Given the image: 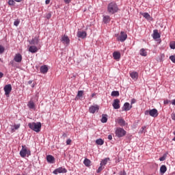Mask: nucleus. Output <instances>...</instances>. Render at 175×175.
Wrapping results in <instances>:
<instances>
[{"label": "nucleus", "instance_id": "17", "mask_svg": "<svg viewBox=\"0 0 175 175\" xmlns=\"http://www.w3.org/2000/svg\"><path fill=\"white\" fill-rule=\"evenodd\" d=\"M62 42H63V43H66V44H69V43H70V40L69 39V37H68V36L64 35L62 38Z\"/></svg>", "mask_w": 175, "mask_h": 175}, {"label": "nucleus", "instance_id": "44", "mask_svg": "<svg viewBox=\"0 0 175 175\" xmlns=\"http://www.w3.org/2000/svg\"><path fill=\"white\" fill-rule=\"evenodd\" d=\"M169 103H172V101L170 100H164V105H169Z\"/></svg>", "mask_w": 175, "mask_h": 175}, {"label": "nucleus", "instance_id": "54", "mask_svg": "<svg viewBox=\"0 0 175 175\" xmlns=\"http://www.w3.org/2000/svg\"><path fill=\"white\" fill-rule=\"evenodd\" d=\"M10 65H12V66H13L14 62H13V61H11V62H10Z\"/></svg>", "mask_w": 175, "mask_h": 175}, {"label": "nucleus", "instance_id": "12", "mask_svg": "<svg viewBox=\"0 0 175 175\" xmlns=\"http://www.w3.org/2000/svg\"><path fill=\"white\" fill-rule=\"evenodd\" d=\"M77 36L81 39H85L87 38V32L83 31H78Z\"/></svg>", "mask_w": 175, "mask_h": 175}, {"label": "nucleus", "instance_id": "52", "mask_svg": "<svg viewBox=\"0 0 175 175\" xmlns=\"http://www.w3.org/2000/svg\"><path fill=\"white\" fill-rule=\"evenodd\" d=\"M2 77H3V73L0 72V79H2Z\"/></svg>", "mask_w": 175, "mask_h": 175}, {"label": "nucleus", "instance_id": "38", "mask_svg": "<svg viewBox=\"0 0 175 175\" xmlns=\"http://www.w3.org/2000/svg\"><path fill=\"white\" fill-rule=\"evenodd\" d=\"M5 53V47L2 45H0V54H3Z\"/></svg>", "mask_w": 175, "mask_h": 175}, {"label": "nucleus", "instance_id": "30", "mask_svg": "<svg viewBox=\"0 0 175 175\" xmlns=\"http://www.w3.org/2000/svg\"><path fill=\"white\" fill-rule=\"evenodd\" d=\"M27 106L29 107V109H35V103H33V101L30 100Z\"/></svg>", "mask_w": 175, "mask_h": 175}, {"label": "nucleus", "instance_id": "41", "mask_svg": "<svg viewBox=\"0 0 175 175\" xmlns=\"http://www.w3.org/2000/svg\"><path fill=\"white\" fill-rule=\"evenodd\" d=\"M18 24H20V21L16 20L14 22V25H15V27H18Z\"/></svg>", "mask_w": 175, "mask_h": 175}, {"label": "nucleus", "instance_id": "57", "mask_svg": "<svg viewBox=\"0 0 175 175\" xmlns=\"http://www.w3.org/2000/svg\"><path fill=\"white\" fill-rule=\"evenodd\" d=\"M95 96V93H93L92 94V98H94Z\"/></svg>", "mask_w": 175, "mask_h": 175}, {"label": "nucleus", "instance_id": "3", "mask_svg": "<svg viewBox=\"0 0 175 175\" xmlns=\"http://www.w3.org/2000/svg\"><path fill=\"white\" fill-rule=\"evenodd\" d=\"M20 155L22 158H25L27 156L29 157L31 155V150L28 149L27 146H22V149L20 151Z\"/></svg>", "mask_w": 175, "mask_h": 175}, {"label": "nucleus", "instance_id": "48", "mask_svg": "<svg viewBox=\"0 0 175 175\" xmlns=\"http://www.w3.org/2000/svg\"><path fill=\"white\" fill-rule=\"evenodd\" d=\"M171 117H172V119L175 121V113H173L172 115H171Z\"/></svg>", "mask_w": 175, "mask_h": 175}, {"label": "nucleus", "instance_id": "18", "mask_svg": "<svg viewBox=\"0 0 175 175\" xmlns=\"http://www.w3.org/2000/svg\"><path fill=\"white\" fill-rule=\"evenodd\" d=\"M130 76L133 80H137L139 77V73H137V72H132L130 73Z\"/></svg>", "mask_w": 175, "mask_h": 175}, {"label": "nucleus", "instance_id": "36", "mask_svg": "<svg viewBox=\"0 0 175 175\" xmlns=\"http://www.w3.org/2000/svg\"><path fill=\"white\" fill-rule=\"evenodd\" d=\"M170 49H172V50H174L175 49V42H172L170 44Z\"/></svg>", "mask_w": 175, "mask_h": 175}, {"label": "nucleus", "instance_id": "5", "mask_svg": "<svg viewBox=\"0 0 175 175\" xmlns=\"http://www.w3.org/2000/svg\"><path fill=\"white\" fill-rule=\"evenodd\" d=\"M145 114L147 116L149 114L151 117H154L155 118L156 117H158V110L157 109H152L150 110H147L145 111Z\"/></svg>", "mask_w": 175, "mask_h": 175}, {"label": "nucleus", "instance_id": "43", "mask_svg": "<svg viewBox=\"0 0 175 175\" xmlns=\"http://www.w3.org/2000/svg\"><path fill=\"white\" fill-rule=\"evenodd\" d=\"M64 2L66 3V5H69V3L72 2V0H64Z\"/></svg>", "mask_w": 175, "mask_h": 175}, {"label": "nucleus", "instance_id": "33", "mask_svg": "<svg viewBox=\"0 0 175 175\" xmlns=\"http://www.w3.org/2000/svg\"><path fill=\"white\" fill-rule=\"evenodd\" d=\"M83 94H84V91L83 90L78 91L77 95L76 96V99H77V98H81V96H83Z\"/></svg>", "mask_w": 175, "mask_h": 175}, {"label": "nucleus", "instance_id": "15", "mask_svg": "<svg viewBox=\"0 0 175 175\" xmlns=\"http://www.w3.org/2000/svg\"><path fill=\"white\" fill-rule=\"evenodd\" d=\"M40 70L43 75H45V73H47V72H49V68L47 67V66L44 65L40 67Z\"/></svg>", "mask_w": 175, "mask_h": 175}, {"label": "nucleus", "instance_id": "19", "mask_svg": "<svg viewBox=\"0 0 175 175\" xmlns=\"http://www.w3.org/2000/svg\"><path fill=\"white\" fill-rule=\"evenodd\" d=\"M29 43L30 44H33L34 46L39 44V37H35L34 38H32Z\"/></svg>", "mask_w": 175, "mask_h": 175}, {"label": "nucleus", "instance_id": "49", "mask_svg": "<svg viewBox=\"0 0 175 175\" xmlns=\"http://www.w3.org/2000/svg\"><path fill=\"white\" fill-rule=\"evenodd\" d=\"M46 18H47L48 20H49V18H51V14H48L46 15Z\"/></svg>", "mask_w": 175, "mask_h": 175}, {"label": "nucleus", "instance_id": "9", "mask_svg": "<svg viewBox=\"0 0 175 175\" xmlns=\"http://www.w3.org/2000/svg\"><path fill=\"white\" fill-rule=\"evenodd\" d=\"M96 111H99V105H95L90 107L89 108L90 113H91L92 114H95Z\"/></svg>", "mask_w": 175, "mask_h": 175}, {"label": "nucleus", "instance_id": "50", "mask_svg": "<svg viewBox=\"0 0 175 175\" xmlns=\"http://www.w3.org/2000/svg\"><path fill=\"white\" fill-rule=\"evenodd\" d=\"M108 139L109 140H112L113 139V136L111 135H108Z\"/></svg>", "mask_w": 175, "mask_h": 175}, {"label": "nucleus", "instance_id": "21", "mask_svg": "<svg viewBox=\"0 0 175 175\" xmlns=\"http://www.w3.org/2000/svg\"><path fill=\"white\" fill-rule=\"evenodd\" d=\"M110 16H103V21L104 24H109L110 23Z\"/></svg>", "mask_w": 175, "mask_h": 175}, {"label": "nucleus", "instance_id": "11", "mask_svg": "<svg viewBox=\"0 0 175 175\" xmlns=\"http://www.w3.org/2000/svg\"><path fill=\"white\" fill-rule=\"evenodd\" d=\"M132 109V105L129 103H125L122 107V111H129Z\"/></svg>", "mask_w": 175, "mask_h": 175}, {"label": "nucleus", "instance_id": "28", "mask_svg": "<svg viewBox=\"0 0 175 175\" xmlns=\"http://www.w3.org/2000/svg\"><path fill=\"white\" fill-rule=\"evenodd\" d=\"M104 143L105 141H103V139H102L101 138L96 140V144H98V146H103Z\"/></svg>", "mask_w": 175, "mask_h": 175}, {"label": "nucleus", "instance_id": "2", "mask_svg": "<svg viewBox=\"0 0 175 175\" xmlns=\"http://www.w3.org/2000/svg\"><path fill=\"white\" fill-rule=\"evenodd\" d=\"M107 12L110 14H114L118 12V6L116 3H110L107 6Z\"/></svg>", "mask_w": 175, "mask_h": 175}, {"label": "nucleus", "instance_id": "59", "mask_svg": "<svg viewBox=\"0 0 175 175\" xmlns=\"http://www.w3.org/2000/svg\"><path fill=\"white\" fill-rule=\"evenodd\" d=\"M0 61H1V62H2V59H0Z\"/></svg>", "mask_w": 175, "mask_h": 175}, {"label": "nucleus", "instance_id": "27", "mask_svg": "<svg viewBox=\"0 0 175 175\" xmlns=\"http://www.w3.org/2000/svg\"><path fill=\"white\" fill-rule=\"evenodd\" d=\"M139 54L142 57H147V51H146V49H140Z\"/></svg>", "mask_w": 175, "mask_h": 175}, {"label": "nucleus", "instance_id": "24", "mask_svg": "<svg viewBox=\"0 0 175 175\" xmlns=\"http://www.w3.org/2000/svg\"><path fill=\"white\" fill-rule=\"evenodd\" d=\"M166 170H167V167H166V165H163L161 166L160 173H161V174H165V173H166Z\"/></svg>", "mask_w": 175, "mask_h": 175}, {"label": "nucleus", "instance_id": "8", "mask_svg": "<svg viewBox=\"0 0 175 175\" xmlns=\"http://www.w3.org/2000/svg\"><path fill=\"white\" fill-rule=\"evenodd\" d=\"M4 92L6 96H9L10 92H12V85L8 84L4 86Z\"/></svg>", "mask_w": 175, "mask_h": 175}, {"label": "nucleus", "instance_id": "14", "mask_svg": "<svg viewBox=\"0 0 175 175\" xmlns=\"http://www.w3.org/2000/svg\"><path fill=\"white\" fill-rule=\"evenodd\" d=\"M113 57L116 61H119V59L121 58V53L118 51H115L113 53Z\"/></svg>", "mask_w": 175, "mask_h": 175}, {"label": "nucleus", "instance_id": "46", "mask_svg": "<svg viewBox=\"0 0 175 175\" xmlns=\"http://www.w3.org/2000/svg\"><path fill=\"white\" fill-rule=\"evenodd\" d=\"M119 175H126V172L125 171H120Z\"/></svg>", "mask_w": 175, "mask_h": 175}, {"label": "nucleus", "instance_id": "56", "mask_svg": "<svg viewBox=\"0 0 175 175\" xmlns=\"http://www.w3.org/2000/svg\"><path fill=\"white\" fill-rule=\"evenodd\" d=\"M28 84H32V81H29Z\"/></svg>", "mask_w": 175, "mask_h": 175}, {"label": "nucleus", "instance_id": "26", "mask_svg": "<svg viewBox=\"0 0 175 175\" xmlns=\"http://www.w3.org/2000/svg\"><path fill=\"white\" fill-rule=\"evenodd\" d=\"M118 124H119L120 126H125L126 122L124 120V119L120 118L118 120Z\"/></svg>", "mask_w": 175, "mask_h": 175}, {"label": "nucleus", "instance_id": "13", "mask_svg": "<svg viewBox=\"0 0 175 175\" xmlns=\"http://www.w3.org/2000/svg\"><path fill=\"white\" fill-rule=\"evenodd\" d=\"M14 61H15V62H21V61H23V56L21 55V54L20 53H17L15 55L14 57Z\"/></svg>", "mask_w": 175, "mask_h": 175}, {"label": "nucleus", "instance_id": "42", "mask_svg": "<svg viewBox=\"0 0 175 175\" xmlns=\"http://www.w3.org/2000/svg\"><path fill=\"white\" fill-rule=\"evenodd\" d=\"M102 170H103V166L100 165V167L97 170V173H100V172H102Z\"/></svg>", "mask_w": 175, "mask_h": 175}, {"label": "nucleus", "instance_id": "39", "mask_svg": "<svg viewBox=\"0 0 175 175\" xmlns=\"http://www.w3.org/2000/svg\"><path fill=\"white\" fill-rule=\"evenodd\" d=\"M14 0H8V5L10 6H14Z\"/></svg>", "mask_w": 175, "mask_h": 175}, {"label": "nucleus", "instance_id": "35", "mask_svg": "<svg viewBox=\"0 0 175 175\" xmlns=\"http://www.w3.org/2000/svg\"><path fill=\"white\" fill-rule=\"evenodd\" d=\"M166 157H167V152L164 154L161 157H160L159 161H161V162H163V161L166 159Z\"/></svg>", "mask_w": 175, "mask_h": 175}, {"label": "nucleus", "instance_id": "7", "mask_svg": "<svg viewBox=\"0 0 175 175\" xmlns=\"http://www.w3.org/2000/svg\"><path fill=\"white\" fill-rule=\"evenodd\" d=\"M53 174H58V173L61 174V173H68V170H66V168H64L62 167H58L57 169H55L53 172Z\"/></svg>", "mask_w": 175, "mask_h": 175}, {"label": "nucleus", "instance_id": "22", "mask_svg": "<svg viewBox=\"0 0 175 175\" xmlns=\"http://www.w3.org/2000/svg\"><path fill=\"white\" fill-rule=\"evenodd\" d=\"M29 51L30 53H32V54H33L35 53H38V47H36V46H31L29 48Z\"/></svg>", "mask_w": 175, "mask_h": 175}, {"label": "nucleus", "instance_id": "6", "mask_svg": "<svg viewBox=\"0 0 175 175\" xmlns=\"http://www.w3.org/2000/svg\"><path fill=\"white\" fill-rule=\"evenodd\" d=\"M128 38V35L124 31H120V34L117 37L118 42H125Z\"/></svg>", "mask_w": 175, "mask_h": 175}, {"label": "nucleus", "instance_id": "37", "mask_svg": "<svg viewBox=\"0 0 175 175\" xmlns=\"http://www.w3.org/2000/svg\"><path fill=\"white\" fill-rule=\"evenodd\" d=\"M146 132H147V131H146V126H143L141 128L140 133H146Z\"/></svg>", "mask_w": 175, "mask_h": 175}, {"label": "nucleus", "instance_id": "55", "mask_svg": "<svg viewBox=\"0 0 175 175\" xmlns=\"http://www.w3.org/2000/svg\"><path fill=\"white\" fill-rule=\"evenodd\" d=\"M16 2H21L23 0H14Z\"/></svg>", "mask_w": 175, "mask_h": 175}, {"label": "nucleus", "instance_id": "31", "mask_svg": "<svg viewBox=\"0 0 175 175\" xmlns=\"http://www.w3.org/2000/svg\"><path fill=\"white\" fill-rule=\"evenodd\" d=\"M20 126H21L20 124H14V127L11 128V132L13 133V132H14V131H17V129H18Z\"/></svg>", "mask_w": 175, "mask_h": 175}, {"label": "nucleus", "instance_id": "47", "mask_svg": "<svg viewBox=\"0 0 175 175\" xmlns=\"http://www.w3.org/2000/svg\"><path fill=\"white\" fill-rule=\"evenodd\" d=\"M135 103H136V99L135 98L131 99V105H133Z\"/></svg>", "mask_w": 175, "mask_h": 175}, {"label": "nucleus", "instance_id": "34", "mask_svg": "<svg viewBox=\"0 0 175 175\" xmlns=\"http://www.w3.org/2000/svg\"><path fill=\"white\" fill-rule=\"evenodd\" d=\"M111 96H120V92L113 91L111 94Z\"/></svg>", "mask_w": 175, "mask_h": 175}, {"label": "nucleus", "instance_id": "51", "mask_svg": "<svg viewBox=\"0 0 175 175\" xmlns=\"http://www.w3.org/2000/svg\"><path fill=\"white\" fill-rule=\"evenodd\" d=\"M45 3L46 5H49L50 3V0H46Z\"/></svg>", "mask_w": 175, "mask_h": 175}, {"label": "nucleus", "instance_id": "20", "mask_svg": "<svg viewBox=\"0 0 175 175\" xmlns=\"http://www.w3.org/2000/svg\"><path fill=\"white\" fill-rule=\"evenodd\" d=\"M161 38V34L158 32L157 29L153 31V39H159Z\"/></svg>", "mask_w": 175, "mask_h": 175}, {"label": "nucleus", "instance_id": "16", "mask_svg": "<svg viewBox=\"0 0 175 175\" xmlns=\"http://www.w3.org/2000/svg\"><path fill=\"white\" fill-rule=\"evenodd\" d=\"M46 161L49 163H54L55 162V158L49 154L46 157Z\"/></svg>", "mask_w": 175, "mask_h": 175}, {"label": "nucleus", "instance_id": "53", "mask_svg": "<svg viewBox=\"0 0 175 175\" xmlns=\"http://www.w3.org/2000/svg\"><path fill=\"white\" fill-rule=\"evenodd\" d=\"M62 137L65 138V137H68V135H66V133H64L62 135Z\"/></svg>", "mask_w": 175, "mask_h": 175}, {"label": "nucleus", "instance_id": "45", "mask_svg": "<svg viewBox=\"0 0 175 175\" xmlns=\"http://www.w3.org/2000/svg\"><path fill=\"white\" fill-rule=\"evenodd\" d=\"M71 143H72V139H67L66 141L67 146H69V144H70Z\"/></svg>", "mask_w": 175, "mask_h": 175}, {"label": "nucleus", "instance_id": "29", "mask_svg": "<svg viewBox=\"0 0 175 175\" xmlns=\"http://www.w3.org/2000/svg\"><path fill=\"white\" fill-rule=\"evenodd\" d=\"M83 163L85 166H87L88 167L91 165V160L88 159H85Z\"/></svg>", "mask_w": 175, "mask_h": 175}, {"label": "nucleus", "instance_id": "40", "mask_svg": "<svg viewBox=\"0 0 175 175\" xmlns=\"http://www.w3.org/2000/svg\"><path fill=\"white\" fill-rule=\"evenodd\" d=\"M170 59L172 60V62L175 64V56L174 55H171L170 56Z\"/></svg>", "mask_w": 175, "mask_h": 175}, {"label": "nucleus", "instance_id": "23", "mask_svg": "<svg viewBox=\"0 0 175 175\" xmlns=\"http://www.w3.org/2000/svg\"><path fill=\"white\" fill-rule=\"evenodd\" d=\"M110 161V158L107 157L104 159H103L100 163V166H105V165H107V162Z\"/></svg>", "mask_w": 175, "mask_h": 175}, {"label": "nucleus", "instance_id": "1", "mask_svg": "<svg viewBox=\"0 0 175 175\" xmlns=\"http://www.w3.org/2000/svg\"><path fill=\"white\" fill-rule=\"evenodd\" d=\"M29 128L33 131L34 132L39 133L40 129H42V123L38 122H30L28 124Z\"/></svg>", "mask_w": 175, "mask_h": 175}, {"label": "nucleus", "instance_id": "58", "mask_svg": "<svg viewBox=\"0 0 175 175\" xmlns=\"http://www.w3.org/2000/svg\"><path fill=\"white\" fill-rule=\"evenodd\" d=\"M31 87H32V88H33V87H35V83H33Z\"/></svg>", "mask_w": 175, "mask_h": 175}, {"label": "nucleus", "instance_id": "10", "mask_svg": "<svg viewBox=\"0 0 175 175\" xmlns=\"http://www.w3.org/2000/svg\"><path fill=\"white\" fill-rule=\"evenodd\" d=\"M112 106H113V109H115L116 110H118V109H120L121 107V106L120 105V99H118V98L115 99L113 100Z\"/></svg>", "mask_w": 175, "mask_h": 175}, {"label": "nucleus", "instance_id": "32", "mask_svg": "<svg viewBox=\"0 0 175 175\" xmlns=\"http://www.w3.org/2000/svg\"><path fill=\"white\" fill-rule=\"evenodd\" d=\"M101 122H103V124H105V122H107V115L106 114L102 115Z\"/></svg>", "mask_w": 175, "mask_h": 175}, {"label": "nucleus", "instance_id": "25", "mask_svg": "<svg viewBox=\"0 0 175 175\" xmlns=\"http://www.w3.org/2000/svg\"><path fill=\"white\" fill-rule=\"evenodd\" d=\"M141 14L143 16V17H144V18H146V20H150L151 18V16L150 14H148V12H142Z\"/></svg>", "mask_w": 175, "mask_h": 175}, {"label": "nucleus", "instance_id": "4", "mask_svg": "<svg viewBox=\"0 0 175 175\" xmlns=\"http://www.w3.org/2000/svg\"><path fill=\"white\" fill-rule=\"evenodd\" d=\"M115 134L117 137H124L126 135V131L121 127H118L116 129Z\"/></svg>", "mask_w": 175, "mask_h": 175}]
</instances>
